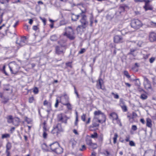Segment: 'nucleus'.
Returning <instances> with one entry per match:
<instances>
[{"instance_id": "9d476101", "label": "nucleus", "mask_w": 156, "mask_h": 156, "mask_svg": "<svg viewBox=\"0 0 156 156\" xmlns=\"http://www.w3.org/2000/svg\"><path fill=\"white\" fill-rule=\"evenodd\" d=\"M33 29L35 31H36L34 34L33 38L35 40H37L38 41V39L39 37V30H38V27L37 26H34L33 27Z\"/></svg>"}, {"instance_id": "412c9836", "label": "nucleus", "mask_w": 156, "mask_h": 156, "mask_svg": "<svg viewBox=\"0 0 156 156\" xmlns=\"http://www.w3.org/2000/svg\"><path fill=\"white\" fill-rule=\"evenodd\" d=\"M146 125L147 126L150 128H151L152 126L151 121L149 118H147V119Z\"/></svg>"}, {"instance_id": "338daca9", "label": "nucleus", "mask_w": 156, "mask_h": 156, "mask_svg": "<svg viewBox=\"0 0 156 156\" xmlns=\"http://www.w3.org/2000/svg\"><path fill=\"white\" fill-rule=\"evenodd\" d=\"M59 103V101L58 99H57L56 101V103L55 105V108H57L58 107V105Z\"/></svg>"}, {"instance_id": "2f4dec72", "label": "nucleus", "mask_w": 156, "mask_h": 156, "mask_svg": "<svg viewBox=\"0 0 156 156\" xmlns=\"http://www.w3.org/2000/svg\"><path fill=\"white\" fill-rule=\"evenodd\" d=\"M46 123L45 121H44L42 124V127L43 129V130L44 131H47L48 130L46 128H47V126H46Z\"/></svg>"}, {"instance_id": "c756f323", "label": "nucleus", "mask_w": 156, "mask_h": 156, "mask_svg": "<svg viewBox=\"0 0 156 156\" xmlns=\"http://www.w3.org/2000/svg\"><path fill=\"white\" fill-rule=\"evenodd\" d=\"M50 39L52 41H55L57 40V37L55 35H54L51 37Z\"/></svg>"}, {"instance_id": "7c9ffc66", "label": "nucleus", "mask_w": 156, "mask_h": 156, "mask_svg": "<svg viewBox=\"0 0 156 156\" xmlns=\"http://www.w3.org/2000/svg\"><path fill=\"white\" fill-rule=\"evenodd\" d=\"M118 137V135L117 133H115L114 134V136L113 138V143L114 144H115L116 142V140L117 138Z\"/></svg>"}, {"instance_id": "a878e982", "label": "nucleus", "mask_w": 156, "mask_h": 156, "mask_svg": "<svg viewBox=\"0 0 156 156\" xmlns=\"http://www.w3.org/2000/svg\"><path fill=\"white\" fill-rule=\"evenodd\" d=\"M97 121L94 118V119L93 120V123H92V125H93V127H97L98 126H99V124L98 123H96V122H97Z\"/></svg>"}, {"instance_id": "ea45409f", "label": "nucleus", "mask_w": 156, "mask_h": 156, "mask_svg": "<svg viewBox=\"0 0 156 156\" xmlns=\"http://www.w3.org/2000/svg\"><path fill=\"white\" fill-rule=\"evenodd\" d=\"M124 74L125 76H126V77L128 78L129 79V78H130V76L129 75V73L127 71H126V70L124 71Z\"/></svg>"}, {"instance_id": "1a4fd4ad", "label": "nucleus", "mask_w": 156, "mask_h": 156, "mask_svg": "<svg viewBox=\"0 0 156 156\" xmlns=\"http://www.w3.org/2000/svg\"><path fill=\"white\" fill-rule=\"evenodd\" d=\"M144 85L145 88L148 90L152 88L151 82L145 76H144Z\"/></svg>"}, {"instance_id": "473e14b6", "label": "nucleus", "mask_w": 156, "mask_h": 156, "mask_svg": "<svg viewBox=\"0 0 156 156\" xmlns=\"http://www.w3.org/2000/svg\"><path fill=\"white\" fill-rule=\"evenodd\" d=\"M47 131L43 130V132L42 134V136L43 138L44 139H46L47 138V133L46 132Z\"/></svg>"}, {"instance_id": "0e129e2a", "label": "nucleus", "mask_w": 156, "mask_h": 156, "mask_svg": "<svg viewBox=\"0 0 156 156\" xmlns=\"http://www.w3.org/2000/svg\"><path fill=\"white\" fill-rule=\"evenodd\" d=\"M150 24L153 27H156V23H154L152 21H151L150 22Z\"/></svg>"}, {"instance_id": "39448f33", "label": "nucleus", "mask_w": 156, "mask_h": 156, "mask_svg": "<svg viewBox=\"0 0 156 156\" xmlns=\"http://www.w3.org/2000/svg\"><path fill=\"white\" fill-rule=\"evenodd\" d=\"M16 43L17 47H21L25 45L27 43V41L26 37H23L19 39H17Z\"/></svg>"}, {"instance_id": "5fc2aeb1", "label": "nucleus", "mask_w": 156, "mask_h": 156, "mask_svg": "<svg viewBox=\"0 0 156 156\" xmlns=\"http://www.w3.org/2000/svg\"><path fill=\"white\" fill-rule=\"evenodd\" d=\"M34 98L33 97H30L29 99V102L30 103H33L34 101Z\"/></svg>"}, {"instance_id": "37998d69", "label": "nucleus", "mask_w": 156, "mask_h": 156, "mask_svg": "<svg viewBox=\"0 0 156 156\" xmlns=\"http://www.w3.org/2000/svg\"><path fill=\"white\" fill-rule=\"evenodd\" d=\"M137 116V114L135 112H133L132 113V116L131 117L132 119H134L136 118Z\"/></svg>"}, {"instance_id": "a211bd4d", "label": "nucleus", "mask_w": 156, "mask_h": 156, "mask_svg": "<svg viewBox=\"0 0 156 156\" xmlns=\"http://www.w3.org/2000/svg\"><path fill=\"white\" fill-rule=\"evenodd\" d=\"M20 122V119L18 118H16L13 119L12 123L15 126H18L19 125Z\"/></svg>"}, {"instance_id": "f03ea898", "label": "nucleus", "mask_w": 156, "mask_h": 156, "mask_svg": "<svg viewBox=\"0 0 156 156\" xmlns=\"http://www.w3.org/2000/svg\"><path fill=\"white\" fill-rule=\"evenodd\" d=\"M66 32L64 34L70 40H73L75 38L74 33L73 29L71 27H68L66 28Z\"/></svg>"}, {"instance_id": "09e8293b", "label": "nucleus", "mask_w": 156, "mask_h": 156, "mask_svg": "<svg viewBox=\"0 0 156 156\" xmlns=\"http://www.w3.org/2000/svg\"><path fill=\"white\" fill-rule=\"evenodd\" d=\"M43 105L45 106L48 105L49 106H50V102H48L47 100H45L43 102Z\"/></svg>"}, {"instance_id": "72a5a7b5", "label": "nucleus", "mask_w": 156, "mask_h": 156, "mask_svg": "<svg viewBox=\"0 0 156 156\" xmlns=\"http://www.w3.org/2000/svg\"><path fill=\"white\" fill-rule=\"evenodd\" d=\"M58 121H62L63 122L66 123L67 122V120L66 119L65 121H64L63 120V118L62 116H60V117H58Z\"/></svg>"}, {"instance_id": "e433bc0d", "label": "nucleus", "mask_w": 156, "mask_h": 156, "mask_svg": "<svg viewBox=\"0 0 156 156\" xmlns=\"http://www.w3.org/2000/svg\"><path fill=\"white\" fill-rule=\"evenodd\" d=\"M4 89L6 91H9L10 90V87L9 85H5L4 86Z\"/></svg>"}, {"instance_id": "6ab92c4d", "label": "nucleus", "mask_w": 156, "mask_h": 156, "mask_svg": "<svg viewBox=\"0 0 156 156\" xmlns=\"http://www.w3.org/2000/svg\"><path fill=\"white\" fill-rule=\"evenodd\" d=\"M69 144L73 148L76 144V142L73 138H72L69 140Z\"/></svg>"}, {"instance_id": "e2e57ef3", "label": "nucleus", "mask_w": 156, "mask_h": 156, "mask_svg": "<svg viewBox=\"0 0 156 156\" xmlns=\"http://www.w3.org/2000/svg\"><path fill=\"white\" fill-rule=\"evenodd\" d=\"M150 55V54H149L144 55L143 57L144 59H147L148 58Z\"/></svg>"}, {"instance_id": "8fccbe9b", "label": "nucleus", "mask_w": 156, "mask_h": 156, "mask_svg": "<svg viewBox=\"0 0 156 156\" xmlns=\"http://www.w3.org/2000/svg\"><path fill=\"white\" fill-rule=\"evenodd\" d=\"M74 87L75 93L76 94L77 98H80L79 95L78 93L76 90V88L75 86H74Z\"/></svg>"}, {"instance_id": "49530a36", "label": "nucleus", "mask_w": 156, "mask_h": 156, "mask_svg": "<svg viewBox=\"0 0 156 156\" xmlns=\"http://www.w3.org/2000/svg\"><path fill=\"white\" fill-rule=\"evenodd\" d=\"M9 135L8 134H5L2 135V139H4L9 137Z\"/></svg>"}, {"instance_id": "c85d7f7f", "label": "nucleus", "mask_w": 156, "mask_h": 156, "mask_svg": "<svg viewBox=\"0 0 156 156\" xmlns=\"http://www.w3.org/2000/svg\"><path fill=\"white\" fill-rule=\"evenodd\" d=\"M11 145L10 143L8 142L7 143L6 145V151H9L10 150L11 147Z\"/></svg>"}, {"instance_id": "680f3d73", "label": "nucleus", "mask_w": 156, "mask_h": 156, "mask_svg": "<svg viewBox=\"0 0 156 156\" xmlns=\"http://www.w3.org/2000/svg\"><path fill=\"white\" fill-rule=\"evenodd\" d=\"M85 51V49L84 48H82L79 51V54H82Z\"/></svg>"}, {"instance_id": "20e7f679", "label": "nucleus", "mask_w": 156, "mask_h": 156, "mask_svg": "<svg viewBox=\"0 0 156 156\" xmlns=\"http://www.w3.org/2000/svg\"><path fill=\"white\" fill-rule=\"evenodd\" d=\"M131 27L136 29H138L142 26L141 22L138 19H133L131 21Z\"/></svg>"}, {"instance_id": "9b49d317", "label": "nucleus", "mask_w": 156, "mask_h": 156, "mask_svg": "<svg viewBox=\"0 0 156 156\" xmlns=\"http://www.w3.org/2000/svg\"><path fill=\"white\" fill-rule=\"evenodd\" d=\"M149 39L150 42L156 41V34L154 32H150L149 33Z\"/></svg>"}, {"instance_id": "b1692460", "label": "nucleus", "mask_w": 156, "mask_h": 156, "mask_svg": "<svg viewBox=\"0 0 156 156\" xmlns=\"http://www.w3.org/2000/svg\"><path fill=\"white\" fill-rule=\"evenodd\" d=\"M7 121L9 123L12 122L13 119L11 115H9L7 117Z\"/></svg>"}, {"instance_id": "a18cd8bd", "label": "nucleus", "mask_w": 156, "mask_h": 156, "mask_svg": "<svg viewBox=\"0 0 156 156\" xmlns=\"http://www.w3.org/2000/svg\"><path fill=\"white\" fill-rule=\"evenodd\" d=\"M63 99H64L66 103H68L69 102V97L66 95H65L63 97Z\"/></svg>"}, {"instance_id": "864d4df0", "label": "nucleus", "mask_w": 156, "mask_h": 156, "mask_svg": "<svg viewBox=\"0 0 156 156\" xmlns=\"http://www.w3.org/2000/svg\"><path fill=\"white\" fill-rule=\"evenodd\" d=\"M8 2L7 0H0V3L4 4L6 3H8Z\"/></svg>"}, {"instance_id": "0eeeda50", "label": "nucleus", "mask_w": 156, "mask_h": 156, "mask_svg": "<svg viewBox=\"0 0 156 156\" xmlns=\"http://www.w3.org/2000/svg\"><path fill=\"white\" fill-rule=\"evenodd\" d=\"M94 114L95 116L94 118L96 119H98V116L101 115L102 117L104 119L103 122H105L106 121L105 116L104 113H102L101 111L100 110L95 111L94 112Z\"/></svg>"}, {"instance_id": "79ce46f5", "label": "nucleus", "mask_w": 156, "mask_h": 156, "mask_svg": "<svg viewBox=\"0 0 156 156\" xmlns=\"http://www.w3.org/2000/svg\"><path fill=\"white\" fill-rule=\"evenodd\" d=\"M72 62H69L66 63V66L68 67H69L70 68H72Z\"/></svg>"}, {"instance_id": "f704fd0d", "label": "nucleus", "mask_w": 156, "mask_h": 156, "mask_svg": "<svg viewBox=\"0 0 156 156\" xmlns=\"http://www.w3.org/2000/svg\"><path fill=\"white\" fill-rule=\"evenodd\" d=\"M121 107L124 112H126L127 111V106L125 105H121Z\"/></svg>"}, {"instance_id": "69168bd1", "label": "nucleus", "mask_w": 156, "mask_h": 156, "mask_svg": "<svg viewBox=\"0 0 156 156\" xmlns=\"http://www.w3.org/2000/svg\"><path fill=\"white\" fill-rule=\"evenodd\" d=\"M155 60V58L154 57H151L149 59L150 62L152 63Z\"/></svg>"}, {"instance_id": "f257e3e1", "label": "nucleus", "mask_w": 156, "mask_h": 156, "mask_svg": "<svg viewBox=\"0 0 156 156\" xmlns=\"http://www.w3.org/2000/svg\"><path fill=\"white\" fill-rule=\"evenodd\" d=\"M80 15L82 17L80 20L81 25L78 26L76 28V30L78 32L80 31V30L81 28H85L88 24L86 16L84 14H82L81 13H80Z\"/></svg>"}, {"instance_id": "774afa93", "label": "nucleus", "mask_w": 156, "mask_h": 156, "mask_svg": "<svg viewBox=\"0 0 156 156\" xmlns=\"http://www.w3.org/2000/svg\"><path fill=\"white\" fill-rule=\"evenodd\" d=\"M132 129L134 131H135L137 130V127L135 125H133L132 127Z\"/></svg>"}, {"instance_id": "3c124183", "label": "nucleus", "mask_w": 156, "mask_h": 156, "mask_svg": "<svg viewBox=\"0 0 156 156\" xmlns=\"http://www.w3.org/2000/svg\"><path fill=\"white\" fill-rule=\"evenodd\" d=\"M112 95H113L114 97V98L115 99H118L119 98V95L117 94H115L113 92L112 93Z\"/></svg>"}, {"instance_id": "6e6d98bb", "label": "nucleus", "mask_w": 156, "mask_h": 156, "mask_svg": "<svg viewBox=\"0 0 156 156\" xmlns=\"http://www.w3.org/2000/svg\"><path fill=\"white\" fill-rule=\"evenodd\" d=\"M40 18L42 20V22L43 23L44 25H45L46 24V20L44 18H42L40 17Z\"/></svg>"}, {"instance_id": "4d7b16f0", "label": "nucleus", "mask_w": 156, "mask_h": 156, "mask_svg": "<svg viewBox=\"0 0 156 156\" xmlns=\"http://www.w3.org/2000/svg\"><path fill=\"white\" fill-rule=\"evenodd\" d=\"M38 90L37 88L35 87L33 90V92L35 94H37L38 93Z\"/></svg>"}, {"instance_id": "de8ad7c7", "label": "nucleus", "mask_w": 156, "mask_h": 156, "mask_svg": "<svg viewBox=\"0 0 156 156\" xmlns=\"http://www.w3.org/2000/svg\"><path fill=\"white\" fill-rule=\"evenodd\" d=\"M25 121L27 122L28 124H31L32 122L31 120L28 118H26L25 119Z\"/></svg>"}, {"instance_id": "bf43d9fd", "label": "nucleus", "mask_w": 156, "mask_h": 156, "mask_svg": "<svg viewBox=\"0 0 156 156\" xmlns=\"http://www.w3.org/2000/svg\"><path fill=\"white\" fill-rule=\"evenodd\" d=\"M3 11L0 9V20H2V18L3 15Z\"/></svg>"}, {"instance_id": "f3484780", "label": "nucleus", "mask_w": 156, "mask_h": 156, "mask_svg": "<svg viewBox=\"0 0 156 156\" xmlns=\"http://www.w3.org/2000/svg\"><path fill=\"white\" fill-rule=\"evenodd\" d=\"M54 152L57 154H60L62 152L63 149L59 145Z\"/></svg>"}, {"instance_id": "58836bf2", "label": "nucleus", "mask_w": 156, "mask_h": 156, "mask_svg": "<svg viewBox=\"0 0 156 156\" xmlns=\"http://www.w3.org/2000/svg\"><path fill=\"white\" fill-rule=\"evenodd\" d=\"M91 137L93 138H96L98 137V134L96 132H94L93 134L91 135Z\"/></svg>"}, {"instance_id": "2eb2a0df", "label": "nucleus", "mask_w": 156, "mask_h": 156, "mask_svg": "<svg viewBox=\"0 0 156 156\" xmlns=\"http://www.w3.org/2000/svg\"><path fill=\"white\" fill-rule=\"evenodd\" d=\"M128 8V6L126 4L121 5L119 8V10L120 11V13L122 12H124L126 8Z\"/></svg>"}, {"instance_id": "13d9d810", "label": "nucleus", "mask_w": 156, "mask_h": 156, "mask_svg": "<svg viewBox=\"0 0 156 156\" xmlns=\"http://www.w3.org/2000/svg\"><path fill=\"white\" fill-rule=\"evenodd\" d=\"M152 79L153 85H156V77L152 78Z\"/></svg>"}, {"instance_id": "6e6552de", "label": "nucleus", "mask_w": 156, "mask_h": 156, "mask_svg": "<svg viewBox=\"0 0 156 156\" xmlns=\"http://www.w3.org/2000/svg\"><path fill=\"white\" fill-rule=\"evenodd\" d=\"M62 130V129L61 127V124L58 123L55 126H54L53 129L51 131V133L53 134H58V132H61Z\"/></svg>"}, {"instance_id": "5701e85b", "label": "nucleus", "mask_w": 156, "mask_h": 156, "mask_svg": "<svg viewBox=\"0 0 156 156\" xmlns=\"http://www.w3.org/2000/svg\"><path fill=\"white\" fill-rule=\"evenodd\" d=\"M145 156H154V155L152 152L151 151H147L145 154Z\"/></svg>"}, {"instance_id": "393cba45", "label": "nucleus", "mask_w": 156, "mask_h": 156, "mask_svg": "<svg viewBox=\"0 0 156 156\" xmlns=\"http://www.w3.org/2000/svg\"><path fill=\"white\" fill-rule=\"evenodd\" d=\"M144 9L145 11H147V10H152L153 9V7L149 5H148L147 6L145 7H144Z\"/></svg>"}, {"instance_id": "7ed1b4c3", "label": "nucleus", "mask_w": 156, "mask_h": 156, "mask_svg": "<svg viewBox=\"0 0 156 156\" xmlns=\"http://www.w3.org/2000/svg\"><path fill=\"white\" fill-rule=\"evenodd\" d=\"M9 66L11 73L14 74L18 72L20 68L19 65L15 62H10L9 65Z\"/></svg>"}, {"instance_id": "4c0bfd02", "label": "nucleus", "mask_w": 156, "mask_h": 156, "mask_svg": "<svg viewBox=\"0 0 156 156\" xmlns=\"http://www.w3.org/2000/svg\"><path fill=\"white\" fill-rule=\"evenodd\" d=\"M147 98V95L144 94H142L140 96V98L143 100L146 99Z\"/></svg>"}, {"instance_id": "cd10ccee", "label": "nucleus", "mask_w": 156, "mask_h": 156, "mask_svg": "<svg viewBox=\"0 0 156 156\" xmlns=\"http://www.w3.org/2000/svg\"><path fill=\"white\" fill-rule=\"evenodd\" d=\"M90 148H92L93 149H96L98 147L96 143H92L91 144L90 146Z\"/></svg>"}, {"instance_id": "423d86ee", "label": "nucleus", "mask_w": 156, "mask_h": 156, "mask_svg": "<svg viewBox=\"0 0 156 156\" xmlns=\"http://www.w3.org/2000/svg\"><path fill=\"white\" fill-rule=\"evenodd\" d=\"M65 45H61L60 46H57L55 47V51L57 54L59 55L62 54H63L64 51L66 49Z\"/></svg>"}, {"instance_id": "052dcab7", "label": "nucleus", "mask_w": 156, "mask_h": 156, "mask_svg": "<svg viewBox=\"0 0 156 156\" xmlns=\"http://www.w3.org/2000/svg\"><path fill=\"white\" fill-rule=\"evenodd\" d=\"M86 149V147L85 145H83L82 146V148H80L79 149L80 151H82L83 150H85Z\"/></svg>"}, {"instance_id": "aec40b11", "label": "nucleus", "mask_w": 156, "mask_h": 156, "mask_svg": "<svg viewBox=\"0 0 156 156\" xmlns=\"http://www.w3.org/2000/svg\"><path fill=\"white\" fill-rule=\"evenodd\" d=\"M41 147L44 151H47L48 150V147L45 144H43L41 145Z\"/></svg>"}, {"instance_id": "c9c22d12", "label": "nucleus", "mask_w": 156, "mask_h": 156, "mask_svg": "<svg viewBox=\"0 0 156 156\" xmlns=\"http://www.w3.org/2000/svg\"><path fill=\"white\" fill-rule=\"evenodd\" d=\"M86 141L87 144L89 146H90L93 143L91 140L90 139H87L86 140Z\"/></svg>"}, {"instance_id": "f8f14e48", "label": "nucleus", "mask_w": 156, "mask_h": 156, "mask_svg": "<svg viewBox=\"0 0 156 156\" xmlns=\"http://www.w3.org/2000/svg\"><path fill=\"white\" fill-rule=\"evenodd\" d=\"M59 144L57 142H55L49 145L51 149L53 152L58 147Z\"/></svg>"}, {"instance_id": "603ef678", "label": "nucleus", "mask_w": 156, "mask_h": 156, "mask_svg": "<svg viewBox=\"0 0 156 156\" xmlns=\"http://www.w3.org/2000/svg\"><path fill=\"white\" fill-rule=\"evenodd\" d=\"M86 115L85 114H83L81 116V119L83 121H85Z\"/></svg>"}, {"instance_id": "bb28decb", "label": "nucleus", "mask_w": 156, "mask_h": 156, "mask_svg": "<svg viewBox=\"0 0 156 156\" xmlns=\"http://www.w3.org/2000/svg\"><path fill=\"white\" fill-rule=\"evenodd\" d=\"M110 116L112 117L113 119H116L118 118V116L116 114L115 112H113L110 114Z\"/></svg>"}, {"instance_id": "ddd939ff", "label": "nucleus", "mask_w": 156, "mask_h": 156, "mask_svg": "<svg viewBox=\"0 0 156 156\" xmlns=\"http://www.w3.org/2000/svg\"><path fill=\"white\" fill-rule=\"evenodd\" d=\"M122 38L120 36L116 35L114 37V41L115 43L122 42Z\"/></svg>"}, {"instance_id": "4468645a", "label": "nucleus", "mask_w": 156, "mask_h": 156, "mask_svg": "<svg viewBox=\"0 0 156 156\" xmlns=\"http://www.w3.org/2000/svg\"><path fill=\"white\" fill-rule=\"evenodd\" d=\"M102 82L103 80L101 78L99 79L97 82L96 87L98 89H101L103 90L102 86Z\"/></svg>"}, {"instance_id": "c03bdc74", "label": "nucleus", "mask_w": 156, "mask_h": 156, "mask_svg": "<svg viewBox=\"0 0 156 156\" xmlns=\"http://www.w3.org/2000/svg\"><path fill=\"white\" fill-rule=\"evenodd\" d=\"M144 2H145V4L144 7H146L149 5V3L150 2V1L149 0H144Z\"/></svg>"}, {"instance_id": "4be33fe9", "label": "nucleus", "mask_w": 156, "mask_h": 156, "mask_svg": "<svg viewBox=\"0 0 156 156\" xmlns=\"http://www.w3.org/2000/svg\"><path fill=\"white\" fill-rule=\"evenodd\" d=\"M63 105H66L67 106V108L69 110H71L72 109L71 105L68 102V103H62Z\"/></svg>"}, {"instance_id": "a19ab883", "label": "nucleus", "mask_w": 156, "mask_h": 156, "mask_svg": "<svg viewBox=\"0 0 156 156\" xmlns=\"http://www.w3.org/2000/svg\"><path fill=\"white\" fill-rule=\"evenodd\" d=\"M136 50V49H134L133 48L131 49L130 50V52L128 53V55H132L133 56H134L133 52Z\"/></svg>"}, {"instance_id": "dca6fc26", "label": "nucleus", "mask_w": 156, "mask_h": 156, "mask_svg": "<svg viewBox=\"0 0 156 156\" xmlns=\"http://www.w3.org/2000/svg\"><path fill=\"white\" fill-rule=\"evenodd\" d=\"M71 20L72 21H76L79 19V18L80 17V14L76 15L73 13H71Z\"/></svg>"}]
</instances>
